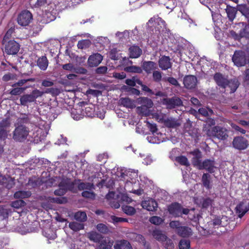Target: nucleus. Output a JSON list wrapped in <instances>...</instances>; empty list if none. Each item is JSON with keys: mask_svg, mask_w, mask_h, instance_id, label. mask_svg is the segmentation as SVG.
I'll list each match as a JSON object with an SVG mask.
<instances>
[{"mask_svg": "<svg viewBox=\"0 0 249 249\" xmlns=\"http://www.w3.org/2000/svg\"><path fill=\"white\" fill-rule=\"evenodd\" d=\"M117 176L120 180L124 183V189L129 192H132L138 195H141L143 192L142 189L130 190L129 186L136 184V178H138V171H133L131 169L127 170L124 168H119L117 172ZM137 181H138L137 180Z\"/></svg>", "mask_w": 249, "mask_h": 249, "instance_id": "nucleus-1", "label": "nucleus"}, {"mask_svg": "<svg viewBox=\"0 0 249 249\" xmlns=\"http://www.w3.org/2000/svg\"><path fill=\"white\" fill-rule=\"evenodd\" d=\"M147 25L149 27L154 26L155 27V33H154L153 37L154 39H159L160 33L165 31L166 29L165 21L159 17H154L150 18Z\"/></svg>", "mask_w": 249, "mask_h": 249, "instance_id": "nucleus-2", "label": "nucleus"}, {"mask_svg": "<svg viewBox=\"0 0 249 249\" xmlns=\"http://www.w3.org/2000/svg\"><path fill=\"white\" fill-rule=\"evenodd\" d=\"M232 60L237 67L244 66L249 63V53L247 51H236L232 56Z\"/></svg>", "mask_w": 249, "mask_h": 249, "instance_id": "nucleus-3", "label": "nucleus"}, {"mask_svg": "<svg viewBox=\"0 0 249 249\" xmlns=\"http://www.w3.org/2000/svg\"><path fill=\"white\" fill-rule=\"evenodd\" d=\"M29 137V129L25 125H19L13 131V139L17 142H24Z\"/></svg>", "mask_w": 249, "mask_h": 249, "instance_id": "nucleus-4", "label": "nucleus"}, {"mask_svg": "<svg viewBox=\"0 0 249 249\" xmlns=\"http://www.w3.org/2000/svg\"><path fill=\"white\" fill-rule=\"evenodd\" d=\"M207 134L210 137H214L220 140H225L228 137L227 129L219 126H214L208 130Z\"/></svg>", "mask_w": 249, "mask_h": 249, "instance_id": "nucleus-5", "label": "nucleus"}, {"mask_svg": "<svg viewBox=\"0 0 249 249\" xmlns=\"http://www.w3.org/2000/svg\"><path fill=\"white\" fill-rule=\"evenodd\" d=\"M88 237L90 240L92 241L95 243L100 244V247L103 249H107L108 245H107V241L106 239H104V237L99 233L96 231H90L88 233ZM110 246V245H109Z\"/></svg>", "mask_w": 249, "mask_h": 249, "instance_id": "nucleus-6", "label": "nucleus"}, {"mask_svg": "<svg viewBox=\"0 0 249 249\" xmlns=\"http://www.w3.org/2000/svg\"><path fill=\"white\" fill-rule=\"evenodd\" d=\"M194 166L199 170L205 169L210 173L214 172L215 168L214 161L209 160H205L203 162L200 160H196L194 161Z\"/></svg>", "mask_w": 249, "mask_h": 249, "instance_id": "nucleus-7", "label": "nucleus"}, {"mask_svg": "<svg viewBox=\"0 0 249 249\" xmlns=\"http://www.w3.org/2000/svg\"><path fill=\"white\" fill-rule=\"evenodd\" d=\"M33 19L32 14L27 10L22 11L18 17V22L22 26L28 25Z\"/></svg>", "mask_w": 249, "mask_h": 249, "instance_id": "nucleus-8", "label": "nucleus"}, {"mask_svg": "<svg viewBox=\"0 0 249 249\" xmlns=\"http://www.w3.org/2000/svg\"><path fill=\"white\" fill-rule=\"evenodd\" d=\"M162 104L166 106L168 109H173L177 107L182 105V102L180 98L173 97L171 98H164L162 101Z\"/></svg>", "mask_w": 249, "mask_h": 249, "instance_id": "nucleus-9", "label": "nucleus"}, {"mask_svg": "<svg viewBox=\"0 0 249 249\" xmlns=\"http://www.w3.org/2000/svg\"><path fill=\"white\" fill-rule=\"evenodd\" d=\"M5 53L9 54H16L19 51V45L15 40H11L4 43Z\"/></svg>", "mask_w": 249, "mask_h": 249, "instance_id": "nucleus-10", "label": "nucleus"}, {"mask_svg": "<svg viewBox=\"0 0 249 249\" xmlns=\"http://www.w3.org/2000/svg\"><path fill=\"white\" fill-rule=\"evenodd\" d=\"M233 147L238 150H244L248 146V142L243 137L238 136L234 138L232 141Z\"/></svg>", "mask_w": 249, "mask_h": 249, "instance_id": "nucleus-11", "label": "nucleus"}, {"mask_svg": "<svg viewBox=\"0 0 249 249\" xmlns=\"http://www.w3.org/2000/svg\"><path fill=\"white\" fill-rule=\"evenodd\" d=\"M103 60V56L98 53H95L90 55L88 60L89 67H93L99 65Z\"/></svg>", "mask_w": 249, "mask_h": 249, "instance_id": "nucleus-12", "label": "nucleus"}, {"mask_svg": "<svg viewBox=\"0 0 249 249\" xmlns=\"http://www.w3.org/2000/svg\"><path fill=\"white\" fill-rule=\"evenodd\" d=\"M147 125L148 128L150 129V130L152 132L153 136L147 137L148 141L153 143H159L161 141L158 138H157L155 136V133H156L157 131V128L156 124H151L149 122H147Z\"/></svg>", "mask_w": 249, "mask_h": 249, "instance_id": "nucleus-13", "label": "nucleus"}, {"mask_svg": "<svg viewBox=\"0 0 249 249\" xmlns=\"http://www.w3.org/2000/svg\"><path fill=\"white\" fill-rule=\"evenodd\" d=\"M249 210V202L247 201L240 202L236 207L238 216L241 218Z\"/></svg>", "mask_w": 249, "mask_h": 249, "instance_id": "nucleus-14", "label": "nucleus"}, {"mask_svg": "<svg viewBox=\"0 0 249 249\" xmlns=\"http://www.w3.org/2000/svg\"><path fill=\"white\" fill-rule=\"evenodd\" d=\"M62 68L65 70L69 71L76 73L85 74L87 72L86 69L81 67L76 68L71 63L63 65L62 66Z\"/></svg>", "mask_w": 249, "mask_h": 249, "instance_id": "nucleus-15", "label": "nucleus"}, {"mask_svg": "<svg viewBox=\"0 0 249 249\" xmlns=\"http://www.w3.org/2000/svg\"><path fill=\"white\" fill-rule=\"evenodd\" d=\"M142 206L148 211H154L158 207V204L155 200L149 199L143 201L142 203Z\"/></svg>", "mask_w": 249, "mask_h": 249, "instance_id": "nucleus-16", "label": "nucleus"}, {"mask_svg": "<svg viewBox=\"0 0 249 249\" xmlns=\"http://www.w3.org/2000/svg\"><path fill=\"white\" fill-rule=\"evenodd\" d=\"M168 211L173 216L177 217L181 215V207L177 203H173L168 207Z\"/></svg>", "mask_w": 249, "mask_h": 249, "instance_id": "nucleus-17", "label": "nucleus"}, {"mask_svg": "<svg viewBox=\"0 0 249 249\" xmlns=\"http://www.w3.org/2000/svg\"><path fill=\"white\" fill-rule=\"evenodd\" d=\"M213 78L219 86L224 89L227 88L228 80L225 76L220 73H216L214 74Z\"/></svg>", "mask_w": 249, "mask_h": 249, "instance_id": "nucleus-18", "label": "nucleus"}, {"mask_svg": "<svg viewBox=\"0 0 249 249\" xmlns=\"http://www.w3.org/2000/svg\"><path fill=\"white\" fill-rule=\"evenodd\" d=\"M196 78L193 75L186 76L183 80L185 87L189 89L195 88L196 85Z\"/></svg>", "mask_w": 249, "mask_h": 249, "instance_id": "nucleus-19", "label": "nucleus"}, {"mask_svg": "<svg viewBox=\"0 0 249 249\" xmlns=\"http://www.w3.org/2000/svg\"><path fill=\"white\" fill-rule=\"evenodd\" d=\"M69 180H66L60 183L59 188L54 191V194L56 196H63L67 191L69 187Z\"/></svg>", "mask_w": 249, "mask_h": 249, "instance_id": "nucleus-20", "label": "nucleus"}, {"mask_svg": "<svg viewBox=\"0 0 249 249\" xmlns=\"http://www.w3.org/2000/svg\"><path fill=\"white\" fill-rule=\"evenodd\" d=\"M159 67L163 70H167L172 66L170 59L168 56H162L159 61Z\"/></svg>", "mask_w": 249, "mask_h": 249, "instance_id": "nucleus-21", "label": "nucleus"}, {"mask_svg": "<svg viewBox=\"0 0 249 249\" xmlns=\"http://www.w3.org/2000/svg\"><path fill=\"white\" fill-rule=\"evenodd\" d=\"M142 67L147 73H150L152 71L157 69V65L153 61H145L142 63Z\"/></svg>", "mask_w": 249, "mask_h": 249, "instance_id": "nucleus-22", "label": "nucleus"}, {"mask_svg": "<svg viewBox=\"0 0 249 249\" xmlns=\"http://www.w3.org/2000/svg\"><path fill=\"white\" fill-rule=\"evenodd\" d=\"M84 109L82 107H78L76 108H74L71 110V116L74 120H79L83 117L82 111Z\"/></svg>", "mask_w": 249, "mask_h": 249, "instance_id": "nucleus-23", "label": "nucleus"}, {"mask_svg": "<svg viewBox=\"0 0 249 249\" xmlns=\"http://www.w3.org/2000/svg\"><path fill=\"white\" fill-rule=\"evenodd\" d=\"M130 57L131 58H138L142 53V50L138 46H133L129 49Z\"/></svg>", "mask_w": 249, "mask_h": 249, "instance_id": "nucleus-24", "label": "nucleus"}, {"mask_svg": "<svg viewBox=\"0 0 249 249\" xmlns=\"http://www.w3.org/2000/svg\"><path fill=\"white\" fill-rule=\"evenodd\" d=\"M114 248L115 249H132L130 243L126 240L118 241Z\"/></svg>", "mask_w": 249, "mask_h": 249, "instance_id": "nucleus-25", "label": "nucleus"}, {"mask_svg": "<svg viewBox=\"0 0 249 249\" xmlns=\"http://www.w3.org/2000/svg\"><path fill=\"white\" fill-rule=\"evenodd\" d=\"M17 231L21 234H25L27 233L34 232L35 229V228H30L29 225L25 224V225L21 224L20 227H18L17 228Z\"/></svg>", "mask_w": 249, "mask_h": 249, "instance_id": "nucleus-26", "label": "nucleus"}, {"mask_svg": "<svg viewBox=\"0 0 249 249\" xmlns=\"http://www.w3.org/2000/svg\"><path fill=\"white\" fill-rule=\"evenodd\" d=\"M239 85L238 81L236 79H231L228 81L226 88L230 89V93H233L237 89Z\"/></svg>", "mask_w": 249, "mask_h": 249, "instance_id": "nucleus-27", "label": "nucleus"}, {"mask_svg": "<svg viewBox=\"0 0 249 249\" xmlns=\"http://www.w3.org/2000/svg\"><path fill=\"white\" fill-rule=\"evenodd\" d=\"M37 65L42 70H46L48 66V61L46 56L39 58L37 61Z\"/></svg>", "mask_w": 249, "mask_h": 249, "instance_id": "nucleus-28", "label": "nucleus"}, {"mask_svg": "<svg viewBox=\"0 0 249 249\" xmlns=\"http://www.w3.org/2000/svg\"><path fill=\"white\" fill-rule=\"evenodd\" d=\"M178 234L182 237H187L191 235V229L187 227H180L177 231Z\"/></svg>", "mask_w": 249, "mask_h": 249, "instance_id": "nucleus-29", "label": "nucleus"}, {"mask_svg": "<svg viewBox=\"0 0 249 249\" xmlns=\"http://www.w3.org/2000/svg\"><path fill=\"white\" fill-rule=\"evenodd\" d=\"M152 235L156 240L160 242H163L164 240L167 239V236L160 230H154L153 232Z\"/></svg>", "mask_w": 249, "mask_h": 249, "instance_id": "nucleus-30", "label": "nucleus"}, {"mask_svg": "<svg viewBox=\"0 0 249 249\" xmlns=\"http://www.w3.org/2000/svg\"><path fill=\"white\" fill-rule=\"evenodd\" d=\"M82 107L84 109L83 111H82L83 117L87 116L89 117H91L93 116V113L94 111V108L92 105H88L86 107Z\"/></svg>", "mask_w": 249, "mask_h": 249, "instance_id": "nucleus-31", "label": "nucleus"}, {"mask_svg": "<svg viewBox=\"0 0 249 249\" xmlns=\"http://www.w3.org/2000/svg\"><path fill=\"white\" fill-rule=\"evenodd\" d=\"M20 104L23 106H26L27 104L34 102V98L30 94H25L22 96L20 99Z\"/></svg>", "mask_w": 249, "mask_h": 249, "instance_id": "nucleus-32", "label": "nucleus"}, {"mask_svg": "<svg viewBox=\"0 0 249 249\" xmlns=\"http://www.w3.org/2000/svg\"><path fill=\"white\" fill-rule=\"evenodd\" d=\"M121 105L128 108H133L134 107V104L132 101L128 98H122L119 100Z\"/></svg>", "mask_w": 249, "mask_h": 249, "instance_id": "nucleus-33", "label": "nucleus"}, {"mask_svg": "<svg viewBox=\"0 0 249 249\" xmlns=\"http://www.w3.org/2000/svg\"><path fill=\"white\" fill-rule=\"evenodd\" d=\"M31 195L30 191H19L16 192L14 194V197L16 198H28Z\"/></svg>", "mask_w": 249, "mask_h": 249, "instance_id": "nucleus-34", "label": "nucleus"}, {"mask_svg": "<svg viewBox=\"0 0 249 249\" xmlns=\"http://www.w3.org/2000/svg\"><path fill=\"white\" fill-rule=\"evenodd\" d=\"M124 71L128 72H133L141 73L142 72V69L136 66H130L125 67L124 68Z\"/></svg>", "mask_w": 249, "mask_h": 249, "instance_id": "nucleus-35", "label": "nucleus"}, {"mask_svg": "<svg viewBox=\"0 0 249 249\" xmlns=\"http://www.w3.org/2000/svg\"><path fill=\"white\" fill-rule=\"evenodd\" d=\"M226 11L229 19L231 21L233 20L235 17L236 13V9L231 7H227Z\"/></svg>", "mask_w": 249, "mask_h": 249, "instance_id": "nucleus-36", "label": "nucleus"}, {"mask_svg": "<svg viewBox=\"0 0 249 249\" xmlns=\"http://www.w3.org/2000/svg\"><path fill=\"white\" fill-rule=\"evenodd\" d=\"M69 226L71 229L75 231H77L84 229V225L83 224L76 222L70 223Z\"/></svg>", "mask_w": 249, "mask_h": 249, "instance_id": "nucleus-37", "label": "nucleus"}, {"mask_svg": "<svg viewBox=\"0 0 249 249\" xmlns=\"http://www.w3.org/2000/svg\"><path fill=\"white\" fill-rule=\"evenodd\" d=\"M123 211L127 215H132L135 213L136 210L135 208L132 206L128 205H123L122 207Z\"/></svg>", "mask_w": 249, "mask_h": 249, "instance_id": "nucleus-38", "label": "nucleus"}, {"mask_svg": "<svg viewBox=\"0 0 249 249\" xmlns=\"http://www.w3.org/2000/svg\"><path fill=\"white\" fill-rule=\"evenodd\" d=\"M202 183L205 187L207 189L211 188L210 176L208 174H204L202 178Z\"/></svg>", "mask_w": 249, "mask_h": 249, "instance_id": "nucleus-39", "label": "nucleus"}, {"mask_svg": "<svg viewBox=\"0 0 249 249\" xmlns=\"http://www.w3.org/2000/svg\"><path fill=\"white\" fill-rule=\"evenodd\" d=\"M74 218L79 221H85L87 218V214L84 212H77L74 214Z\"/></svg>", "mask_w": 249, "mask_h": 249, "instance_id": "nucleus-40", "label": "nucleus"}, {"mask_svg": "<svg viewBox=\"0 0 249 249\" xmlns=\"http://www.w3.org/2000/svg\"><path fill=\"white\" fill-rule=\"evenodd\" d=\"M164 123L167 126L169 127H174L179 125L178 123L174 119L172 118H168L166 117L164 121Z\"/></svg>", "mask_w": 249, "mask_h": 249, "instance_id": "nucleus-41", "label": "nucleus"}, {"mask_svg": "<svg viewBox=\"0 0 249 249\" xmlns=\"http://www.w3.org/2000/svg\"><path fill=\"white\" fill-rule=\"evenodd\" d=\"M129 34V32L128 31L125 30L123 32H117L115 34V36L116 37H118L119 40H123L128 38Z\"/></svg>", "mask_w": 249, "mask_h": 249, "instance_id": "nucleus-42", "label": "nucleus"}, {"mask_svg": "<svg viewBox=\"0 0 249 249\" xmlns=\"http://www.w3.org/2000/svg\"><path fill=\"white\" fill-rule=\"evenodd\" d=\"M49 201L52 203H56L58 204H63L66 203L67 202V199L66 197H60V198H53L49 197Z\"/></svg>", "mask_w": 249, "mask_h": 249, "instance_id": "nucleus-43", "label": "nucleus"}, {"mask_svg": "<svg viewBox=\"0 0 249 249\" xmlns=\"http://www.w3.org/2000/svg\"><path fill=\"white\" fill-rule=\"evenodd\" d=\"M189 154H192L193 156H194V157L193 158L192 160V163L194 165V161L196 160H200L199 159L201 157V154L199 150H198V149H196L194 151L190 152Z\"/></svg>", "mask_w": 249, "mask_h": 249, "instance_id": "nucleus-44", "label": "nucleus"}, {"mask_svg": "<svg viewBox=\"0 0 249 249\" xmlns=\"http://www.w3.org/2000/svg\"><path fill=\"white\" fill-rule=\"evenodd\" d=\"M190 248V242L189 240L182 239L179 244V249H189Z\"/></svg>", "mask_w": 249, "mask_h": 249, "instance_id": "nucleus-45", "label": "nucleus"}, {"mask_svg": "<svg viewBox=\"0 0 249 249\" xmlns=\"http://www.w3.org/2000/svg\"><path fill=\"white\" fill-rule=\"evenodd\" d=\"M11 125V122L9 119H5L0 122V130H5Z\"/></svg>", "mask_w": 249, "mask_h": 249, "instance_id": "nucleus-46", "label": "nucleus"}, {"mask_svg": "<svg viewBox=\"0 0 249 249\" xmlns=\"http://www.w3.org/2000/svg\"><path fill=\"white\" fill-rule=\"evenodd\" d=\"M26 203L25 202L22 200H18L15 201H13L11 203V206L13 208L18 209L19 208H21L22 207H23L25 205Z\"/></svg>", "mask_w": 249, "mask_h": 249, "instance_id": "nucleus-47", "label": "nucleus"}, {"mask_svg": "<svg viewBox=\"0 0 249 249\" xmlns=\"http://www.w3.org/2000/svg\"><path fill=\"white\" fill-rule=\"evenodd\" d=\"M198 111L200 114L204 116H208L213 113V111L211 109L207 108H200L199 109Z\"/></svg>", "mask_w": 249, "mask_h": 249, "instance_id": "nucleus-48", "label": "nucleus"}, {"mask_svg": "<svg viewBox=\"0 0 249 249\" xmlns=\"http://www.w3.org/2000/svg\"><path fill=\"white\" fill-rule=\"evenodd\" d=\"M46 3V0H30V3L31 5H33L35 7H40Z\"/></svg>", "mask_w": 249, "mask_h": 249, "instance_id": "nucleus-49", "label": "nucleus"}, {"mask_svg": "<svg viewBox=\"0 0 249 249\" xmlns=\"http://www.w3.org/2000/svg\"><path fill=\"white\" fill-rule=\"evenodd\" d=\"M44 236L49 239H54L56 237V234L51 230L45 231L43 232Z\"/></svg>", "mask_w": 249, "mask_h": 249, "instance_id": "nucleus-50", "label": "nucleus"}, {"mask_svg": "<svg viewBox=\"0 0 249 249\" xmlns=\"http://www.w3.org/2000/svg\"><path fill=\"white\" fill-rule=\"evenodd\" d=\"M149 221L151 223L155 225H160L163 222V220L161 218L156 216L151 217Z\"/></svg>", "mask_w": 249, "mask_h": 249, "instance_id": "nucleus-51", "label": "nucleus"}, {"mask_svg": "<svg viewBox=\"0 0 249 249\" xmlns=\"http://www.w3.org/2000/svg\"><path fill=\"white\" fill-rule=\"evenodd\" d=\"M176 160L180 164L187 166L189 164L187 159L184 156H180L176 158Z\"/></svg>", "mask_w": 249, "mask_h": 249, "instance_id": "nucleus-52", "label": "nucleus"}, {"mask_svg": "<svg viewBox=\"0 0 249 249\" xmlns=\"http://www.w3.org/2000/svg\"><path fill=\"white\" fill-rule=\"evenodd\" d=\"M90 44V41L88 40H83L81 41H79L78 42L77 46L78 48L80 49H85Z\"/></svg>", "mask_w": 249, "mask_h": 249, "instance_id": "nucleus-53", "label": "nucleus"}, {"mask_svg": "<svg viewBox=\"0 0 249 249\" xmlns=\"http://www.w3.org/2000/svg\"><path fill=\"white\" fill-rule=\"evenodd\" d=\"M162 78L161 72L158 71H155L153 72V78L155 82H160Z\"/></svg>", "mask_w": 249, "mask_h": 249, "instance_id": "nucleus-54", "label": "nucleus"}, {"mask_svg": "<svg viewBox=\"0 0 249 249\" xmlns=\"http://www.w3.org/2000/svg\"><path fill=\"white\" fill-rule=\"evenodd\" d=\"M96 228L99 231L103 233H106L108 232V231L107 227L105 225L102 223L98 224L96 226Z\"/></svg>", "mask_w": 249, "mask_h": 249, "instance_id": "nucleus-55", "label": "nucleus"}, {"mask_svg": "<svg viewBox=\"0 0 249 249\" xmlns=\"http://www.w3.org/2000/svg\"><path fill=\"white\" fill-rule=\"evenodd\" d=\"M164 242H165L164 245L166 249H173L174 248V244L173 243L172 240L168 238L167 237V239L164 240Z\"/></svg>", "mask_w": 249, "mask_h": 249, "instance_id": "nucleus-56", "label": "nucleus"}, {"mask_svg": "<svg viewBox=\"0 0 249 249\" xmlns=\"http://www.w3.org/2000/svg\"><path fill=\"white\" fill-rule=\"evenodd\" d=\"M109 57L111 59L117 60L119 59V54L116 49H112L109 52Z\"/></svg>", "mask_w": 249, "mask_h": 249, "instance_id": "nucleus-57", "label": "nucleus"}, {"mask_svg": "<svg viewBox=\"0 0 249 249\" xmlns=\"http://www.w3.org/2000/svg\"><path fill=\"white\" fill-rule=\"evenodd\" d=\"M153 117L158 122L163 123L166 118V116L161 113H156L153 115Z\"/></svg>", "mask_w": 249, "mask_h": 249, "instance_id": "nucleus-58", "label": "nucleus"}, {"mask_svg": "<svg viewBox=\"0 0 249 249\" xmlns=\"http://www.w3.org/2000/svg\"><path fill=\"white\" fill-rule=\"evenodd\" d=\"M111 219L114 224L127 221V220L126 218L119 217L114 215L111 216Z\"/></svg>", "mask_w": 249, "mask_h": 249, "instance_id": "nucleus-59", "label": "nucleus"}, {"mask_svg": "<svg viewBox=\"0 0 249 249\" xmlns=\"http://www.w3.org/2000/svg\"><path fill=\"white\" fill-rule=\"evenodd\" d=\"M25 89L22 88H16L13 89L10 92V94L13 95H19L22 93Z\"/></svg>", "mask_w": 249, "mask_h": 249, "instance_id": "nucleus-60", "label": "nucleus"}, {"mask_svg": "<svg viewBox=\"0 0 249 249\" xmlns=\"http://www.w3.org/2000/svg\"><path fill=\"white\" fill-rule=\"evenodd\" d=\"M93 186V185L89 183H81L78 185V188L80 190L89 189L90 190Z\"/></svg>", "mask_w": 249, "mask_h": 249, "instance_id": "nucleus-61", "label": "nucleus"}, {"mask_svg": "<svg viewBox=\"0 0 249 249\" xmlns=\"http://www.w3.org/2000/svg\"><path fill=\"white\" fill-rule=\"evenodd\" d=\"M44 93V92L41 91L38 89H35L32 91L31 95L34 98V101H35L37 98L41 96Z\"/></svg>", "mask_w": 249, "mask_h": 249, "instance_id": "nucleus-62", "label": "nucleus"}, {"mask_svg": "<svg viewBox=\"0 0 249 249\" xmlns=\"http://www.w3.org/2000/svg\"><path fill=\"white\" fill-rule=\"evenodd\" d=\"M240 35L241 37H249V26H246L245 28L240 31Z\"/></svg>", "mask_w": 249, "mask_h": 249, "instance_id": "nucleus-63", "label": "nucleus"}, {"mask_svg": "<svg viewBox=\"0 0 249 249\" xmlns=\"http://www.w3.org/2000/svg\"><path fill=\"white\" fill-rule=\"evenodd\" d=\"M0 220H5L8 215V211L7 209L0 210Z\"/></svg>", "mask_w": 249, "mask_h": 249, "instance_id": "nucleus-64", "label": "nucleus"}]
</instances>
